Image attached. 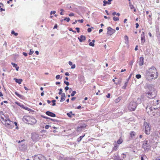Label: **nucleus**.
I'll return each instance as SVG.
<instances>
[{"mask_svg":"<svg viewBox=\"0 0 160 160\" xmlns=\"http://www.w3.org/2000/svg\"><path fill=\"white\" fill-rule=\"evenodd\" d=\"M23 108L25 109L26 110H28V111H29V109H30L28 107H24V108Z\"/></svg>","mask_w":160,"mask_h":160,"instance_id":"obj_61","label":"nucleus"},{"mask_svg":"<svg viewBox=\"0 0 160 160\" xmlns=\"http://www.w3.org/2000/svg\"><path fill=\"white\" fill-rule=\"evenodd\" d=\"M128 83V81H127V82H126L125 83L124 85L122 87V88H123V89L126 88L127 86Z\"/></svg>","mask_w":160,"mask_h":160,"instance_id":"obj_32","label":"nucleus"},{"mask_svg":"<svg viewBox=\"0 0 160 160\" xmlns=\"http://www.w3.org/2000/svg\"><path fill=\"white\" fill-rule=\"evenodd\" d=\"M120 100H121V98L120 97H119L118 98L116 99L115 100V101L116 102H118L120 101Z\"/></svg>","mask_w":160,"mask_h":160,"instance_id":"obj_35","label":"nucleus"},{"mask_svg":"<svg viewBox=\"0 0 160 160\" xmlns=\"http://www.w3.org/2000/svg\"><path fill=\"white\" fill-rule=\"evenodd\" d=\"M75 67H76V66H75V64H73V65L72 64V66H71V69H74V68H75Z\"/></svg>","mask_w":160,"mask_h":160,"instance_id":"obj_48","label":"nucleus"},{"mask_svg":"<svg viewBox=\"0 0 160 160\" xmlns=\"http://www.w3.org/2000/svg\"><path fill=\"white\" fill-rule=\"evenodd\" d=\"M56 78L57 79H61L62 78V77L60 78V75H58L56 76Z\"/></svg>","mask_w":160,"mask_h":160,"instance_id":"obj_41","label":"nucleus"},{"mask_svg":"<svg viewBox=\"0 0 160 160\" xmlns=\"http://www.w3.org/2000/svg\"><path fill=\"white\" fill-rule=\"evenodd\" d=\"M68 15L70 17L73 16L74 15V14L73 13H71L69 14Z\"/></svg>","mask_w":160,"mask_h":160,"instance_id":"obj_45","label":"nucleus"},{"mask_svg":"<svg viewBox=\"0 0 160 160\" xmlns=\"http://www.w3.org/2000/svg\"><path fill=\"white\" fill-rule=\"evenodd\" d=\"M146 87L147 89L146 92L142 96V97L144 95L149 98H152L155 97L156 96V91L154 86L152 84H147Z\"/></svg>","mask_w":160,"mask_h":160,"instance_id":"obj_2","label":"nucleus"},{"mask_svg":"<svg viewBox=\"0 0 160 160\" xmlns=\"http://www.w3.org/2000/svg\"><path fill=\"white\" fill-rule=\"evenodd\" d=\"M65 75L68 76L69 75V73L68 72H66L65 73Z\"/></svg>","mask_w":160,"mask_h":160,"instance_id":"obj_63","label":"nucleus"},{"mask_svg":"<svg viewBox=\"0 0 160 160\" xmlns=\"http://www.w3.org/2000/svg\"><path fill=\"white\" fill-rule=\"evenodd\" d=\"M22 54L25 57L27 56L28 55L27 53L26 52H23Z\"/></svg>","mask_w":160,"mask_h":160,"instance_id":"obj_55","label":"nucleus"},{"mask_svg":"<svg viewBox=\"0 0 160 160\" xmlns=\"http://www.w3.org/2000/svg\"><path fill=\"white\" fill-rule=\"evenodd\" d=\"M113 160H123L122 159L120 158L118 154L117 155L114 154L113 156Z\"/></svg>","mask_w":160,"mask_h":160,"instance_id":"obj_13","label":"nucleus"},{"mask_svg":"<svg viewBox=\"0 0 160 160\" xmlns=\"http://www.w3.org/2000/svg\"><path fill=\"white\" fill-rule=\"evenodd\" d=\"M153 109L154 110V111H157V109L155 108H153L151 107H150V113H151V112H152V111H153Z\"/></svg>","mask_w":160,"mask_h":160,"instance_id":"obj_33","label":"nucleus"},{"mask_svg":"<svg viewBox=\"0 0 160 160\" xmlns=\"http://www.w3.org/2000/svg\"><path fill=\"white\" fill-rule=\"evenodd\" d=\"M64 83L66 84L67 86H68L69 85V82L68 81H64Z\"/></svg>","mask_w":160,"mask_h":160,"instance_id":"obj_44","label":"nucleus"},{"mask_svg":"<svg viewBox=\"0 0 160 160\" xmlns=\"http://www.w3.org/2000/svg\"><path fill=\"white\" fill-rule=\"evenodd\" d=\"M67 115L69 117L71 118L72 117V115L74 116L75 115L72 112H70L69 113H68L67 114Z\"/></svg>","mask_w":160,"mask_h":160,"instance_id":"obj_23","label":"nucleus"},{"mask_svg":"<svg viewBox=\"0 0 160 160\" xmlns=\"http://www.w3.org/2000/svg\"><path fill=\"white\" fill-rule=\"evenodd\" d=\"M76 93V91H73L72 92V93L71 94V96H72V97Z\"/></svg>","mask_w":160,"mask_h":160,"instance_id":"obj_36","label":"nucleus"},{"mask_svg":"<svg viewBox=\"0 0 160 160\" xmlns=\"http://www.w3.org/2000/svg\"><path fill=\"white\" fill-rule=\"evenodd\" d=\"M150 142L149 141L146 140L143 141L142 145V148L145 150H148L150 148Z\"/></svg>","mask_w":160,"mask_h":160,"instance_id":"obj_7","label":"nucleus"},{"mask_svg":"<svg viewBox=\"0 0 160 160\" xmlns=\"http://www.w3.org/2000/svg\"><path fill=\"white\" fill-rule=\"evenodd\" d=\"M55 13H56L55 11H52L51 12L50 14H52V13H53V14H55Z\"/></svg>","mask_w":160,"mask_h":160,"instance_id":"obj_60","label":"nucleus"},{"mask_svg":"<svg viewBox=\"0 0 160 160\" xmlns=\"http://www.w3.org/2000/svg\"><path fill=\"white\" fill-rule=\"evenodd\" d=\"M76 99V98L75 97H72V98H71V100L72 101H74V100H75V99Z\"/></svg>","mask_w":160,"mask_h":160,"instance_id":"obj_64","label":"nucleus"},{"mask_svg":"<svg viewBox=\"0 0 160 160\" xmlns=\"http://www.w3.org/2000/svg\"><path fill=\"white\" fill-rule=\"evenodd\" d=\"M137 104L134 101L130 102L128 106V109L130 111H134L137 106Z\"/></svg>","mask_w":160,"mask_h":160,"instance_id":"obj_6","label":"nucleus"},{"mask_svg":"<svg viewBox=\"0 0 160 160\" xmlns=\"http://www.w3.org/2000/svg\"><path fill=\"white\" fill-rule=\"evenodd\" d=\"M87 31H88V32H91V31H92L91 28H88V29Z\"/></svg>","mask_w":160,"mask_h":160,"instance_id":"obj_47","label":"nucleus"},{"mask_svg":"<svg viewBox=\"0 0 160 160\" xmlns=\"http://www.w3.org/2000/svg\"><path fill=\"white\" fill-rule=\"evenodd\" d=\"M110 94L109 93L108 94V95H107L106 96V97L108 98H109L110 97Z\"/></svg>","mask_w":160,"mask_h":160,"instance_id":"obj_56","label":"nucleus"},{"mask_svg":"<svg viewBox=\"0 0 160 160\" xmlns=\"http://www.w3.org/2000/svg\"><path fill=\"white\" fill-rule=\"evenodd\" d=\"M41 138L39 137V135L36 133H33L32 134V139L34 142H37Z\"/></svg>","mask_w":160,"mask_h":160,"instance_id":"obj_8","label":"nucleus"},{"mask_svg":"<svg viewBox=\"0 0 160 160\" xmlns=\"http://www.w3.org/2000/svg\"><path fill=\"white\" fill-rule=\"evenodd\" d=\"M61 95V97L60 102H62L64 101L65 99L66 96L64 93H62Z\"/></svg>","mask_w":160,"mask_h":160,"instance_id":"obj_15","label":"nucleus"},{"mask_svg":"<svg viewBox=\"0 0 160 160\" xmlns=\"http://www.w3.org/2000/svg\"><path fill=\"white\" fill-rule=\"evenodd\" d=\"M143 74L146 79L149 81H152L153 78H157L158 77L157 70L154 66L146 70Z\"/></svg>","mask_w":160,"mask_h":160,"instance_id":"obj_1","label":"nucleus"},{"mask_svg":"<svg viewBox=\"0 0 160 160\" xmlns=\"http://www.w3.org/2000/svg\"><path fill=\"white\" fill-rule=\"evenodd\" d=\"M143 129H145V132L146 134L149 135L150 133V126L148 123L144 122L143 123Z\"/></svg>","mask_w":160,"mask_h":160,"instance_id":"obj_5","label":"nucleus"},{"mask_svg":"<svg viewBox=\"0 0 160 160\" xmlns=\"http://www.w3.org/2000/svg\"><path fill=\"white\" fill-rule=\"evenodd\" d=\"M76 29L77 30V31L79 33L80 32V28H76Z\"/></svg>","mask_w":160,"mask_h":160,"instance_id":"obj_49","label":"nucleus"},{"mask_svg":"<svg viewBox=\"0 0 160 160\" xmlns=\"http://www.w3.org/2000/svg\"><path fill=\"white\" fill-rule=\"evenodd\" d=\"M11 34H14L15 36H17L18 35V33L17 32H15L14 31L12 30L11 32Z\"/></svg>","mask_w":160,"mask_h":160,"instance_id":"obj_34","label":"nucleus"},{"mask_svg":"<svg viewBox=\"0 0 160 160\" xmlns=\"http://www.w3.org/2000/svg\"><path fill=\"white\" fill-rule=\"evenodd\" d=\"M129 6L130 7V8L131 9H134L133 11L134 12H136V9L134 8L133 5H132L131 2H130L129 3Z\"/></svg>","mask_w":160,"mask_h":160,"instance_id":"obj_19","label":"nucleus"},{"mask_svg":"<svg viewBox=\"0 0 160 160\" xmlns=\"http://www.w3.org/2000/svg\"><path fill=\"white\" fill-rule=\"evenodd\" d=\"M116 31L115 29H113L110 27L108 28V31L107 33V35H111L115 32Z\"/></svg>","mask_w":160,"mask_h":160,"instance_id":"obj_10","label":"nucleus"},{"mask_svg":"<svg viewBox=\"0 0 160 160\" xmlns=\"http://www.w3.org/2000/svg\"><path fill=\"white\" fill-rule=\"evenodd\" d=\"M145 37L144 32H142L141 35V37Z\"/></svg>","mask_w":160,"mask_h":160,"instance_id":"obj_51","label":"nucleus"},{"mask_svg":"<svg viewBox=\"0 0 160 160\" xmlns=\"http://www.w3.org/2000/svg\"><path fill=\"white\" fill-rule=\"evenodd\" d=\"M69 158L64 157L60 156L59 157V160H68Z\"/></svg>","mask_w":160,"mask_h":160,"instance_id":"obj_20","label":"nucleus"},{"mask_svg":"<svg viewBox=\"0 0 160 160\" xmlns=\"http://www.w3.org/2000/svg\"><path fill=\"white\" fill-rule=\"evenodd\" d=\"M78 21L80 22V23H82L83 22V19H81V20H77Z\"/></svg>","mask_w":160,"mask_h":160,"instance_id":"obj_54","label":"nucleus"},{"mask_svg":"<svg viewBox=\"0 0 160 160\" xmlns=\"http://www.w3.org/2000/svg\"><path fill=\"white\" fill-rule=\"evenodd\" d=\"M135 135H136V132L134 131H132L130 133V135L131 137L132 138H134Z\"/></svg>","mask_w":160,"mask_h":160,"instance_id":"obj_21","label":"nucleus"},{"mask_svg":"<svg viewBox=\"0 0 160 160\" xmlns=\"http://www.w3.org/2000/svg\"><path fill=\"white\" fill-rule=\"evenodd\" d=\"M142 99L141 98H138L137 99V102L136 103L137 105L138 104H140L141 102Z\"/></svg>","mask_w":160,"mask_h":160,"instance_id":"obj_29","label":"nucleus"},{"mask_svg":"<svg viewBox=\"0 0 160 160\" xmlns=\"http://www.w3.org/2000/svg\"><path fill=\"white\" fill-rule=\"evenodd\" d=\"M85 127V125H84L83 126L80 125L77 127V130L78 132H80L82 131V128H84Z\"/></svg>","mask_w":160,"mask_h":160,"instance_id":"obj_16","label":"nucleus"},{"mask_svg":"<svg viewBox=\"0 0 160 160\" xmlns=\"http://www.w3.org/2000/svg\"><path fill=\"white\" fill-rule=\"evenodd\" d=\"M11 64L13 66V67H16L17 66V65L15 63H13V62H12L11 63Z\"/></svg>","mask_w":160,"mask_h":160,"instance_id":"obj_46","label":"nucleus"},{"mask_svg":"<svg viewBox=\"0 0 160 160\" xmlns=\"http://www.w3.org/2000/svg\"><path fill=\"white\" fill-rule=\"evenodd\" d=\"M141 77V76L140 74H137L136 76V77L137 79H139Z\"/></svg>","mask_w":160,"mask_h":160,"instance_id":"obj_37","label":"nucleus"},{"mask_svg":"<svg viewBox=\"0 0 160 160\" xmlns=\"http://www.w3.org/2000/svg\"><path fill=\"white\" fill-rule=\"evenodd\" d=\"M57 27H58V25L57 24H56L54 26V27L53 29H54L55 28H57Z\"/></svg>","mask_w":160,"mask_h":160,"instance_id":"obj_57","label":"nucleus"},{"mask_svg":"<svg viewBox=\"0 0 160 160\" xmlns=\"http://www.w3.org/2000/svg\"><path fill=\"white\" fill-rule=\"evenodd\" d=\"M112 0H108V1H107L106 0H104L103 1V6H105L107 4H111V2L112 1Z\"/></svg>","mask_w":160,"mask_h":160,"instance_id":"obj_17","label":"nucleus"},{"mask_svg":"<svg viewBox=\"0 0 160 160\" xmlns=\"http://www.w3.org/2000/svg\"><path fill=\"white\" fill-rule=\"evenodd\" d=\"M138 27H139V24L138 23H137L136 24V28H137Z\"/></svg>","mask_w":160,"mask_h":160,"instance_id":"obj_58","label":"nucleus"},{"mask_svg":"<svg viewBox=\"0 0 160 160\" xmlns=\"http://www.w3.org/2000/svg\"><path fill=\"white\" fill-rule=\"evenodd\" d=\"M69 89V87L68 86H66L65 87V91L66 92Z\"/></svg>","mask_w":160,"mask_h":160,"instance_id":"obj_53","label":"nucleus"},{"mask_svg":"<svg viewBox=\"0 0 160 160\" xmlns=\"http://www.w3.org/2000/svg\"><path fill=\"white\" fill-rule=\"evenodd\" d=\"M52 106H55L56 105V103H55L56 100H52Z\"/></svg>","mask_w":160,"mask_h":160,"instance_id":"obj_39","label":"nucleus"},{"mask_svg":"<svg viewBox=\"0 0 160 160\" xmlns=\"http://www.w3.org/2000/svg\"><path fill=\"white\" fill-rule=\"evenodd\" d=\"M85 135H84L82 136H80L79 138H78L77 141L78 142H80L82 139L85 136Z\"/></svg>","mask_w":160,"mask_h":160,"instance_id":"obj_24","label":"nucleus"},{"mask_svg":"<svg viewBox=\"0 0 160 160\" xmlns=\"http://www.w3.org/2000/svg\"><path fill=\"white\" fill-rule=\"evenodd\" d=\"M89 45L92 47H94V44L92 42H89Z\"/></svg>","mask_w":160,"mask_h":160,"instance_id":"obj_42","label":"nucleus"},{"mask_svg":"<svg viewBox=\"0 0 160 160\" xmlns=\"http://www.w3.org/2000/svg\"><path fill=\"white\" fill-rule=\"evenodd\" d=\"M58 90L59 91V92H58V94L59 95H61L62 94V88H60L58 89Z\"/></svg>","mask_w":160,"mask_h":160,"instance_id":"obj_40","label":"nucleus"},{"mask_svg":"<svg viewBox=\"0 0 160 160\" xmlns=\"http://www.w3.org/2000/svg\"><path fill=\"white\" fill-rule=\"evenodd\" d=\"M119 145L117 144H115L114 145V147L113 148V149L115 151H116L117 148H118Z\"/></svg>","mask_w":160,"mask_h":160,"instance_id":"obj_26","label":"nucleus"},{"mask_svg":"<svg viewBox=\"0 0 160 160\" xmlns=\"http://www.w3.org/2000/svg\"><path fill=\"white\" fill-rule=\"evenodd\" d=\"M64 20L65 21L66 20L67 22H69L70 21V19L69 18H65L64 19Z\"/></svg>","mask_w":160,"mask_h":160,"instance_id":"obj_38","label":"nucleus"},{"mask_svg":"<svg viewBox=\"0 0 160 160\" xmlns=\"http://www.w3.org/2000/svg\"><path fill=\"white\" fill-rule=\"evenodd\" d=\"M15 103L16 104H17V105H18V106H20L22 108H24V106L22 105V104H21V103H20V102H15Z\"/></svg>","mask_w":160,"mask_h":160,"instance_id":"obj_22","label":"nucleus"},{"mask_svg":"<svg viewBox=\"0 0 160 160\" xmlns=\"http://www.w3.org/2000/svg\"><path fill=\"white\" fill-rule=\"evenodd\" d=\"M46 114L50 117H56V115L53 113L50 112V111H47L46 112Z\"/></svg>","mask_w":160,"mask_h":160,"instance_id":"obj_11","label":"nucleus"},{"mask_svg":"<svg viewBox=\"0 0 160 160\" xmlns=\"http://www.w3.org/2000/svg\"><path fill=\"white\" fill-rule=\"evenodd\" d=\"M41 117L44 118H45V119H47L48 120H47L48 121V122H49L50 121V118H48V117H46V116H45L43 115H41Z\"/></svg>","mask_w":160,"mask_h":160,"instance_id":"obj_30","label":"nucleus"},{"mask_svg":"<svg viewBox=\"0 0 160 160\" xmlns=\"http://www.w3.org/2000/svg\"><path fill=\"white\" fill-rule=\"evenodd\" d=\"M49 127H51V126L48 125H46L45 127L46 129H48Z\"/></svg>","mask_w":160,"mask_h":160,"instance_id":"obj_50","label":"nucleus"},{"mask_svg":"<svg viewBox=\"0 0 160 160\" xmlns=\"http://www.w3.org/2000/svg\"><path fill=\"white\" fill-rule=\"evenodd\" d=\"M2 123L8 128L12 129L14 127L13 122L11 121L9 118L5 119L4 122H2Z\"/></svg>","mask_w":160,"mask_h":160,"instance_id":"obj_4","label":"nucleus"},{"mask_svg":"<svg viewBox=\"0 0 160 160\" xmlns=\"http://www.w3.org/2000/svg\"><path fill=\"white\" fill-rule=\"evenodd\" d=\"M145 37H141V42L142 44H143L145 41Z\"/></svg>","mask_w":160,"mask_h":160,"instance_id":"obj_25","label":"nucleus"},{"mask_svg":"<svg viewBox=\"0 0 160 160\" xmlns=\"http://www.w3.org/2000/svg\"><path fill=\"white\" fill-rule=\"evenodd\" d=\"M33 52H34L33 51L32 49H31L30 50L29 54L30 55H32L33 54Z\"/></svg>","mask_w":160,"mask_h":160,"instance_id":"obj_43","label":"nucleus"},{"mask_svg":"<svg viewBox=\"0 0 160 160\" xmlns=\"http://www.w3.org/2000/svg\"><path fill=\"white\" fill-rule=\"evenodd\" d=\"M113 20L114 21H118L119 20V18L118 17H114L113 18Z\"/></svg>","mask_w":160,"mask_h":160,"instance_id":"obj_31","label":"nucleus"},{"mask_svg":"<svg viewBox=\"0 0 160 160\" xmlns=\"http://www.w3.org/2000/svg\"><path fill=\"white\" fill-rule=\"evenodd\" d=\"M68 64L70 65H72V62L71 61H69L68 62Z\"/></svg>","mask_w":160,"mask_h":160,"instance_id":"obj_62","label":"nucleus"},{"mask_svg":"<svg viewBox=\"0 0 160 160\" xmlns=\"http://www.w3.org/2000/svg\"><path fill=\"white\" fill-rule=\"evenodd\" d=\"M23 122L26 123L33 125L37 122V120L33 117H30L27 116H24L22 118Z\"/></svg>","mask_w":160,"mask_h":160,"instance_id":"obj_3","label":"nucleus"},{"mask_svg":"<svg viewBox=\"0 0 160 160\" xmlns=\"http://www.w3.org/2000/svg\"><path fill=\"white\" fill-rule=\"evenodd\" d=\"M78 39L79 40L80 42H82L86 39V37L83 35H81L80 37H78Z\"/></svg>","mask_w":160,"mask_h":160,"instance_id":"obj_12","label":"nucleus"},{"mask_svg":"<svg viewBox=\"0 0 160 160\" xmlns=\"http://www.w3.org/2000/svg\"><path fill=\"white\" fill-rule=\"evenodd\" d=\"M123 142V140L122 139L120 138L119 140H118L117 142L118 144H119L122 143Z\"/></svg>","mask_w":160,"mask_h":160,"instance_id":"obj_28","label":"nucleus"},{"mask_svg":"<svg viewBox=\"0 0 160 160\" xmlns=\"http://www.w3.org/2000/svg\"><path fill=\"white\" fill-rule=\"evenodd\" d=\"M45 157L41 154L35 155L33 157V160H46Z\"/></svg>","mask_w":160,"mask_h":160,"instance_id":"obj_9","label":"nucleus"},{"mask_svg":"<svg viewBox=\"0 0 160 160\" xmlns=\"http://www.w3.org/2000/svg\"><path fill=\"white\" fill-rule=\"evenodd\" d=\"M124 38H125V39L126 40H127V41L128 40V37L127 36H124Z\"/></svg>","mask_w":160,"mask_h":160,"instance_id":"obj_52","label":"nucleus"},{"mask_svg":"<svg viewBox=\"0 0 160 160\" xmlns=\"http://www.w3.org/2000/svg\"><path fill=\"white\" fill-rule=\"evenodd\" d=\"M50 120H52V121H53V122L57 121L56 120H55V119H52L51 118H50Z\"/></svg>","mask_w":160,"mask_h":160,"instance_id":"obj_59","label":"nucleus"},{"mask_svg":"<svg viewBox=\"0 0 160 160\" xmlns=\"http://www.w3.org/2000/svg\"><path fill=\"white\" fill-rule=\"evenodd\" d=\"M144 63V58L141 57L139 58V66H142L143 65Z\"/></svg>","mask_w":160,"mask_h":160,"instance_id":"obj_14","label":"nucleus"},{"mask_svg":"<svg viewBox=\"0 0 160 160\" xmlns=\"http://www.w3.org/2000/svg\"><path fill=\"white\" fill-rule=\"evenodd\" d=\"M14 79L15 80L16 82L18 83L19 84H21L22 82V80L21 79L14 78Z\"/></svg>","mask_w":160,"mask_h":160,"instance_id":"obj_18","label":"nucleus"},{"mask_svg":"<svg viewBox=\"0 0 160 160\" xmlns=\"http://www.w3.org/2000/svg\"><path fill=\"white\" fill-rule=\"evenodd\" d=\"M15 94L18 97L20 98H22L23 96L22 95H21L19 94L17 92H15Z\"/></svg>","mask_w":160,"mask_h":160,"instance_id":"obj_27","label":"nucleus"}]
</instances>
